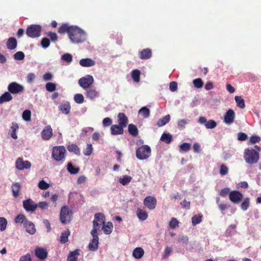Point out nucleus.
Instances as JSON below:
<instances>
[{
    "instance_id": "nucleus-1",
    "label": "nucleus",
    "mask_w": 261,
    "mask_h": 261,
    "mask_svg": "<svg viewBox=\"0 0 261 261\" xmlns=\"http://www.w3.org/2000/svg\"><path fill=\"white\" fill-rule=\"evenodd\" d=\"M85 32L76 26L73 27L69 35V39L73 43H80L84 42L85 39Z\"/></svg>"
},
{
    "instance_id": "nucleus-2",
    "label": "nucleus",
    "mask_w": 261,
    "mask_h": 261,
    "mask_svg": "<svg viewBox=\"0 0 261 261\" xmlns=\"http://www.w3.org/2000/svg\"><path fill=\"white\" fill-rule=\"evenodd\" d=\"M244 158L246 163L249 164L256 163L259 158V153L253 149H246L244 151Z\"/></svg>"
},
{
    "instance_id": "nucleus-3",
    "label": "nucleus",
    "mask_w": 261,
    "mask_h": 261,
    "mask_svg": "<svg viewBox=\"0 0 261 261\" xmlns=\"http://www.w3.org/2000/svg\"><path fill=\"white\" fill-rule=\"evenodd\" d=\"M151 154V148L147 145H143L136 150V157L140 160H146Z\"/></svg>"
},
{
    "instance_id": "nucleus-4",
    "label": "nucleus",
    "mask_w": 261,
    "mask_h": 261,
    "mask_svg": "<svg viewBox=\"0 0 261 261\" xmlns=\"http://www.w3.org/2000/svg\"><path fill=\"white\" fill-rule=\"evenodd\" d=\"M42 27L39 24H31L26 29V34L31 38H38L41 35Z\"/></svg>"
},
{
    "instance_id": "nucleus-5",
    "label": "nucleus",
    "mask_w": 261,
    "mask_h": 261,
    "mask_svg": "<svg viewBox=\"0 0 261 261\" xmlns=\"http://www.w3.org/2000/svg\"><path fill=\"white\" fill-rule=\"evenodd\" d=\"M66 149L63 146L54 147L53 148L52 156L57 161H60L65 158Z\"/></svg>"
},
{
    "instance_id": "nucleus-6",
    "label": "nucleus",
    "mask_w": 261,
    "mask_h": 261,
    "mask_svg": "<svg viewBox=\"0 0 261 261\" xmlns=\"http://www.w3.org/2000/svg\"><path fill=\"white\" fill-rule=\"evenodd\" d=\"M94 79L91 75H86L79 80V85L84 89H86L93 84Z\"/></svg>"
},
{
    "instance_id": "nucleus-7",
    "label": "nucleus",
    "mask_w": 261,
    "mask_h": 261,
    "mask_svg": "<svg viewBox=\"0 0 261 261\" xmlns=\"http://www.w3.org/2000/svg\"><path fill=\"white\" fill-rule=\"evenodd\" d=\"M8 91L13 94H19L24 91V89L22 85L16 82H12L8 86Z\"/></svg>"
},
{
    "instance_id": "nucleus-8",
    "label": "nucleus",
    "mask_w": 261,
    "mask_h": 261,
    "mask_svg": "<svg viewBox=\"0 0 261 261\" xmlns=\"http://www.w3.org/2000/svg\"><path fill=\"white\" fill-rule=\"evenodd\" d=\"M71 215L69 214L68 208L64 206L62 207L60 211V221L63 224H66L70 222Z\"/></svg>"
},
{
    "instance_id": "nucleus-9",
    "label": "nucleus",
    "mask_w": 261,
    "mask_h": 261,
    "mask_svg": "<svg viewBox=\"0 0 261 261\" xmlns=\"http://www.w3.org/2000/svg\"><path fill=\"white\" fill-rule=\"evenodd\" d=\"M22 204L24 209L27 212L33 213L37 209V203L31 198L23 200Z\"/></svg>"
},
{
    "instance_id": "nucleus-10",
    "label": "nucleus",
    "mask_w": 261,
    "mask_h": 261,
    "mask_svg": "<svg viewBox=\"0 0 261 261\" xmlns=\"http://www.w3.org/2000/svg\"><path fill=\"white\" fill-rule=\"evenodd\" d=\"M143 203L148 209L152 210L156 207L157 200L154 197L149 196L145 198Z\"/></svg>"
},
{
    "instance_id": "nucleus-11",
    "label": "nucleus",
    "mask_w": 261,
    "mask_h": 261,
    "mask_svg": "<svg viewBox=\"0 0 261 261\" xmlns=\"http://www.w3.org/2000/svg\"><path fill=\"white\" fill-rule=\"evenodd\" d=\"M15 167L19 170L28 169L31 168V163L28 161H23L21 158H19L16 161Z\"/></svg>"
},
{
    "instance_id": "nucleus-12",
    "label": "nucleus",
    "mask_w": 261,
    "mask_h": 261,
    "mask_svg": "<svg viewBox=\"0 0 261 261\" xmlns=\"http://www.w3.org/2000/svg\"><path fill=\"white\" fill-rule=\"evenodd\" d=\"M230 200L234 203H239L243 199V194L238 191H232L229 193Z\"/></svg>"
},
{
    "instance_id": "nucleus-13",
    "label": "nucleus",
    "mask_w": 261,
    "mask_h": 261,
    "mask_svg": "<svg viewBox=\"0 0 261 261\" xmlns=\"http://www.w3.org/2000/svg\"><path fill=\"white\" fill-rule=\"evenodd\" d=\"M198 122L201 124H204L207 129H213L216 127L217 123L214 120H206L204 117H200L198 119Z\"/></svg>"
},
{
    "instance_id": "nucleus-14",
    "label": "nucleus",
    "mask_w": 261,
    "mask_h": 261,
    "mask_svg": "<svg viewBox=\"0 0 261 261\" xmlns=\"http://www.w3.org/2000/svg\"><path fill=\"white\" fill-rule=\"evenodd\" d=\"M85 90L86 96L90 100H93L99 96V93L95 87H90Z\"/></svg>"
},
{
    "instance_id": "nucleus-15",
    "label": "nucleus",
    "mask_w": 261,
    "mask_h": 261,
    "mask_svg": "<svg viewBox=\"0 0 261 261\" xmlns=\"http://www.w3.org/2000/svg\"><path fill=\"white\" fill-rule=\"evenodd\" d=\"M235 113L233 110L229 109L224 116V122L227 124H230L234 121Z\"/></svg>"
},
{
    "instance_id": "nucleus-16",
    "label": "nucleus",
    "mask_w": 261,
    "mask_h": 261,
    "mask_svg": "<svg viewBox=\"0 0 261 261\" xmlns=\"http://www.w3.org/2000/svg\"><path fill=\"white\" fill-rule=\"evenodd\" d=\"M53 135V129L49 125L45 126L41 132V137L44 140H48L50 139Z\"/></svg>"
},
{
    "instance_id": "nucleus-17",
    "label": "nucleus",
    "mask_w": 261,
    "mask_h": 261,
    "mask_svg": "<svg viewBox=\"0 0 261 261\" xmlns=\"http://www.w3.org/2000/svg\"><path fill=\"white\" fill-rule=\"evenodd\" d=\"M105 223V217L102 213H96L94 215V220L93 221V225L100 226Z\"/></svg>"
},
{
    "instance_id": "nucleus-18",
    "label": "nucleus",
    "mask_w": 261,
    "mask_h": 261,
    "mask_svg": "<svg viewBox=\"0 0 261 261\" xmlns=\"http://www.w3.org/2000/svg\"><path fill=\"white\" fill-rule=\"evenodd\" d=\"M35 254L39 259L42 260L47 257V252L43 248L37 247L35 250Z\"/></svg>"
},
{
    "instance_id": "nucleus-19",
    "label": "nucleus",
    "mask_w": 261,
    "mask_h": 261,
    "mask_svg": "<svg viewBox=\"0 0 261 261\" xmlns=\"http://www.w3.org/2000/svg\"><path fill=\"white\" fill-rule=\"evenodd\" d=\"M110 130L112 135H122L124 132V127L119 124H114L111 125Z\"/></svg>"
},
{
    "instance_id": "nucleus-20",
    "label": "nucleus",
    "mask_w": 261,
    "mask_h": 261,
    "mask_svg": "<svg viewBox=\"0 0 261 261\" xmlns=\"http://www.w3.org/2000/svg\"><path fill=\"white\" fill-rule=\"evenodd\" d=\"M118 124L124 128L125 127L128 123V118L124 113H119L117 116Z\"/></svg>"
},
{
    "instance_id": "nucleus-21",
    "label": "nucleus",
    "mask_w": 261,
    "mask_h": 261,
    "mask_svg": "<svg viewBox=\"0 0 261 261\" xmlns=\"http://www.w3.org/2000/svg\"><path fill=\"white\" fill-rule=\"evenodd\" d=\"M152 56V51L150 48H145L139 51V58L142 60L149 59Z\"/></svg>"
},
{
    "instance_id": "nucleus-22",
    "label": "nucleus",
    "mask_w": 261,
    "mask_h": 261,
    "mask_svg": "<svg viewBox=\"0 0 261 261\" xmlns=\"http://www.w3.org/2000/svg\"><path fill=\"white\" fill-rule=\"evenodd\" d=\"M24 227H25L26 231L30 234H34L36 231L35 226L33 223L31 221L28 220L24 223Z\"/></svg>"
},
{
    "instance_id": "nucleus-23",
    "label": "nucleus",
    "mask_w": 261,
    "mask_h": 261,
    "mask_svg": "<svg viewBox=\"0 0 261 261\" xmlns=\"http://www.w3.org/2000/svg\"><path fill=\"white\" fill-rule=\"evenodd\" d=\"M21 186L19 182H14L12 185L13 195L15 198L19 197Z\"/></svg>"
},
{
    "instance_id": "nucleus-24",
    "label": "nucleus",
    "mask_w": 261,
    "mask_h": 261,
    "mask_svg": "<svg viewBox=\"0 0 261 261\" xmlns=\"http://www.w3.org/2000/svg\"><path fill=\"white\" fill-rule=\"evenodd\" d=\"M73 25L69 26L67 23L62 24L58 29V33L60 34H64L67 33L69 35Z\"/></svg>"
},
{
    "instance_id": "nucleus-25",
    "label": "nucleus",
    "mask_w": 261,
    "mask_h": 261,
    "mask_svg": "<svg viewBox=\"0 0 261 261\" xmlns=\"http://www.w3.org/2000/svg\"><path fill=\"white\" fill-rule=\"evenodd\" d=\"M80 64L82 67H91L95 64V62L90 58H84L80 60Z\"/></svg>"
},
{
    "instance_id": "nucleus-26",
    "label": "nucleus",
    "mask_w": 261,
    "mask_h": 261,
    "mask_svg": "<svg viewBox=\"0 0 261 261\" xmlns=\"http://www.w3.org/2000/svg\"><path fill=\"white\" fill-rule=\"evenodd\" d=\"M59 110L65 114L69 113L71 110V106L69 102H62L59 107Z\"/></svg>"
},
{
    "instance_id": "nucleus-27",
    "label": "nucleus",
    "mask_w": 261,
    "mask_h": 261,
    "mask_svg": "<svg viewBox=\"0 0 261 261\" xmlns=\"http://www.w3.org/2000/svg\"><path fill=\"white\" fill-rule=\"evenodd\" d=\"M98 247V237L95 236L94 238L90 242L88 248L91 251H95L97 249Z\"/></svg>"
},
{
    "instance_id": "nucleus-28",
    "label": "nucleus",
    "mask_w": 261,
    "mask_h": 261,
    "mask_svg": "<svg viewBox=\"0 0 261 261\" xmlns=\"http://www.w3.org/2000/svg\"><path fill=\"white\" fill-rule=\"evenodd\" d=\"M17 42L14 37H10L8 39L7 42V48L10 50L15 49L17 47Z\"/></svg>"
},
{
    "instance_id": "nucleus-29",
    "label": "nucleus",
    "mask_w": 261,
    "mask_h": 261,
    "mask_svg": "<svg viewBox=\"0 0 261 261\" xmlns=\"http://www.w3.org/2000/svg\"><path fill=\"white\" fill-rule=\"evenodd\" d=\"M80 249H76L70 252L67 258V261H77V256L79 255Z\"/></svg>"
},
{
    "instance_id": "nucleus-30",
    "label": "nucleus",
    "mask_w": 261,
    "mask_h": 261,
    "mask_svg": "<svg viewBox=\"0 0 261 261\" xmlns=\"http://www.w3.org/2000/svg\"><path fill=\"white\" fill-rule=\"evenodd\" d=\"M144 250L141 247H137L133 252V256L137 259L141 258L144 255Z\"/></svg>"
},
{
    "instance_id": "nucleus-31",
    "label": "nucleus",
    "mask_w": 261,
    "mask_h": 261,
    "mask_svg": "<svg viewBox=\"0 0 261 261\" xmlns=\"http://www.w3.org/2000/svg\"><path fill=\"white\" fill-rule=\"evenodd\" d=\"M12 98L13 97L10 93L9 91L6 92L0 96V103L10 101Z\"/></svg>"
},
{
    "instance_id": "nucleus-32",
    "label": "nucleus",
    "mask_w": 261,
    "mask_h": 261,
    "mask_svg": "<svg viewBox=\"0 0 261 261\" xmlns=\"http://www.w3.org/2000/svg\"><path fill=\"white\" fill-rule=\"evenodd\" d=\"M170 120V115H167L165 116L158 120L156 124L158 127H161L168 123Z\"/></svg>"
},
{
    "instance_id": "nucleus-33",
    "label": "nucleus",
    "mask_w": 261,
    "mask_h": 261,
    "mask_svg": "<svg viewBox=\"0 0 261 261\" xmlns=\"http://www.w3.org/2000/svg\"><path fill=\"white\" fill-rule=\"evenodd\" d=\"M160 140L166 144L170 143L173 140L172 136L169 133H163Z\"/></svg>"
},
{
    "instance_id": "nucleus-34",
    "label": "nucleus",
    "mask_w": 261,
    "mask_h": 261,
    "mask_svg": "<svg viewBox=\"0 0 261 261\" xmlns=\"http://www.w3.org/2000/svg\"><path fill=\"white\" fill-rule=\"evenodd\" d=\"M102 225V229L103 230L104 233L106 234H110L112 232L113 228L112 223L111 222H108L107 224H105V223H104Z\"/></svg>"
},
{
    "instance_id": "nucleus-35",
    "label": "nucleus",
    "mask_w": 261,
    "mask_h": 261,
    "mask_svg": "<svg viewBox=\"0 0 261 261\" xmlns=\"http://www.w3.org/2000/svg\"><path fill=\"white\" fill-rule=\"evenodd\" d=\"M128 130L129 133L134 137H136L138 135V129L134 124L131 123L128 125Z\"/></svg>"
},
{
    "instance_id": "nucleus-36",
    "label": "nucleus",
    "mask_w": 261,
    "mask_h": 261,
    "mask_svg": "<svg viewBox=\"0 0 261 261\" xmlns=\"http://www.w3.org/2000/svg\"><path fill=\"white\" fill-rule=\"evenodd\" d=\"M67 149L69 152H73L74 154L80 155L81 154L80 149L79 147L74 144L67 146Z\"/></svg>"
},
{
    "instance_id": "nucleus-37",
    "label": "nucleus",
    "mask_w": 261,
    "mask_h": 261,
    "mask_svg": "<svg viewBox=\"0 0 261 261\" xmlns=\"http://www.w3.org/2000/svg\"><path fill=\"white\" fill-rule=\"evenodd\" d=\"M70 235V231L68 229L62 232L60 236V242L62 244H65L68 241V237Z\"/></svg>"
},
{
    "instance_id": "nucleus-38",
    "label": "nucleus",
    "mask_w": 261,
    "mask_h": 261,
    "mask_svg": "<svg viewBox=\"0 0 261 261\" xmlns=\"http://www.w3.org/2000/svg\"><path fill=\"white\" fill-rule=\"evenodd\" d=\"M137 214L139 219L143 221L145 220L148 217L147 212L140 208H138L137 211Z\"/></svg>"
},
{
    "instance_id": "nucleus-39",
    "label": "nucleus",
    "mask_w": 261,
    "mask_h": 261,
    "mask_svg": "<svg viewBox=\"0 0 261 261\" xmlns=\"http://www.w3.org/2000/svg\"><path fill=\"white\" fill-rule=\"evenodd\" d=\"M202 215L199 214L198 215H195L192 218V223L193 226L200 223L202 221Z\"/></svg>"
},
{
    "instance_id": "nucleus-40",
    "label": "nucleus",
    "mask_w": 261,
    "mask_h": 261,
    "mask_svg": "<svg viewBox=\"0 0 261 261\" xmlns=\"http://www.w3.org/2000/svg\"><path fill=\"white\" fill-rule=\"evenodd\" d=\"M139 114H140L143 118H147L150 115V110L146 107H142L139 111Z\"/></svg>"
},
{
    "instance_id": "nucleus-41",
    "label": "nucleus",
    "mask_w": 261,
    "mask_h": 261,
    "mask_svg": "<svg viewBox=\"0 0 261 261\" xmlns=\"http://www.w3.org/2000/svg\"><path fill=\"white\" fill-rule=\"evenodd\" d=\"M132 178L131 176L129 175H125L123 176L122 177H120L119 179V182L123 186H125L128 184Z\"/></svg>"
},
{
    "instance_id": "nucleus-42",
    "label": "nucleus",
    "mask_w": 261,
    "mask_h": 261,
    "mask_svg": "<svg viewBox=\"0 0 261 261\" xmlns=\"http://www.w3.org/2000/svg\"><path fill=\"white\" fill-rule=\"evenodd\" d=\"M235 101L237 103V106L241 108L244 109L245 107V101L242 98L241 96H236L234 97Z\"/></svg>"
},
{
    "instance_id": "nucleus-43",
    "label": "nucleus",
    "mask_w": 261,
    "mask_h": 261,
    "mask_svg": "<svg viewBox=\"0 0 261 261\" xmlns=\"http://www.w3.org/2000/svg\"><path fill=\"white\" fill-rule=\"evenodd\" d=\"M67 170L70 174H75L79 172L80 168L74 167L72 163L69 162L67 164Z\"/></svg>"
},
{
    "instance_id": "nucleus-44",
    "label": "nucleus",
    "mask_w": 261,
    "mask_h": 261,
    "mask_svg": "<svg viewBox=\"0 0 261 261\" xmlns=\"http://www.w3.org/2000/svg\"><path fill=\"white\" fill-rule=\"evenodd\" d=\"M14 221L16 223H21L24 225V223H25V221H27L28 220L24 215L19 214L15 217Z\"/></svg>"
},
{
    "instance_id": "nucleus-45",
    "label": "nucleus",
    "mask_w": 261,
    "mask_h": 261,
    "mask_svg": "<svg viewBox=\"0 0 261 261\" xmlns=\"http://www.w3.org/2000/svg\"><path fill=\"white\" fill-rule=\"evenodd\" d=\"M132 76L134 82L138 83L140 80V71L138 69L134 70Z\"/></svg>"
},
{
    "instance_id": "nucleus-46",
    "label": "nucleus",
    "mask_w": 261,
    "mask_h": 261,
    "mask_svg": "<svg viewBox=\"0 0 261 261\" xmlns=\"http://www.w3.org/2000/svg\"><path fill=\"white\" fill-rule=\"evenodd\" d=\"M46 89L47 91L52 92L56 89V84L53 83H47L45 85Z\"/></svg>"
},
{
    "instance_id": "nucleus-47",
    "label": "nucleus",
    "mask_w": 261,
    "mask_h": 261,
    "mask_svg": "<svg viewBox=\"0 0 261 261\" xmlns=\"http://www.w3.org/2000/svg\"><path fill=\"white\" fill-rule=\"evenodd\" d=\"M250 205L249 198H246L244 199L243 201L241 204V208L243 211H246Z\"/></svg>"
},
{
    "instance_id": "nucleus-48",
    "label": "nucleus",
    "mask_w": 261,
    "mask_h": 261,
    "mask_svg": "<svg viewBox=\"0 0 261 261\" xmlns=\"http://www.w3.org/2000/svg\"><path fill=\"white\" fill-rule=\"evenodd\" d=\"M193 85L197 88H201L203 85V82L200 78H197L193 80Z\"/></svg>"
},
{
    "instance_id": "nucleus-49",
    "label": "nucleus",
    "mask_w": 261,
    "mask_h": 261,
    "mask_svg": "<svg viewBox=\"0 0 261 261\" xmlns=\"http://www.w3.org/2000/svg\"><path fill=\"white\" fill-rule=\"evenodd\" d=\"M74 100L77 103H82L84 101V96L82 94H76L74 96Z\"/></svg>"
},
{
    "instance_id": "nucleus-50",
    "label": "nucleus",
    "mask_w": 261,
    "mask_h": 261,
    "mask_svg": "<svg viewBox=\"0 0 261 261\" xmlns=\"http://www.w3.org/2000/svg\"><path fill=\"white\" fill-rule=\"evenodd\" d=\"M93 151V147L91 144H88L86 148L84 150L83 153L86 156H89L91 154Z\"/></svg>"
},
{
    "instance_id": "nucleus-51",
    "label": "nucleus",
    "mask_w": 261,
    "mask_h": 261,
    "mask_svg": "<svg viewBox=\"0 0 261 261\" xmlns=\"http://www.w3.org/2000/svg\"><path fill=\"white\" fill-rule=\"evenodd\" d=\"M191 148V144L188 143H184L179 146L180 151L184 152L188 151Z\"/></svg>"
},
{
    "instance_id": "nucleus-52",
    "label": "nucleus",
    "mask_w": 261,
    "mask_h": 261,
    "mask_svg": "<svg viewBox=\"0 0 261 261\" xmlns=\"http://www.w3.org/2000/svg\"><path fill=\"white\" fill-rule=\"evenodd\" d=\"M7 221L6 218L4 217H0V230L4 231L7 227Z\"/></svg>"
},
{
    "instance_id": "nucleus-53",
    "label": "nucleus",
    "mask_w": 261,
    "mask_h": 261,
    "mask_svg": "<svg viewBox=\"0 0 261 261\" xmlns=\"http://www.w3.org/2000/svg\"><path fill=\"white\" fill-rule=\"evenodd\" d=\"M179 222L174 218H172L169 222V227L172 229H174L178 226Z\"/></svg>"
},
{
    "instance_id": "nucleus-54",
    "label": "nucleus",
    "mask_w": 261,
    "mask_h": 261,
    "mask_svg": "<svg viewBox=\"0 0 261 261\" xmlns=\"http://www.w3.org/2000/svg\"><path fill=\"white\" fill-rule=\"evenodd\" d=\"M46 35L49 37L50 40L54 42H56L58 40V37L56 33L48 32L46 33Z\"/></svg>"
},
{
    "instance_id": "nucleus-55",
    "label": "nucleus",
    "mask_w": 261,
    "mask_h": 261,
    "mask_svg": "<svg viewBox=\"0 0 261 261\" xmlns=\"http://www.w3.org/2000/svg\"><path fill=\"white\" fill-rule=\"evenodd\" d=\"M24 57V53L21 51H17L14 55V58L16 60H22Z\"/></svg>"
},
{
    "instance_id": "nucleus-56",
    "label": "nucleus",
    "mask_w": 261,
    "mask_h": 261,
    "mask_svg": "<svg viewBox=\"0 0 261 261\" xmlns=\"http://www.w3.org/2000/svg\"><path fill=\"white\" fill-rule=\"evenodd\" d=\"M41 45L43 48H47L50 45V40L48 38H43L41 41Z\"/></svg>"
},
{
    "instance_id": "nucleus-57",
    "label": "nucleus",
    "mask_w": 261,
    "mask_h": 261,
    "mask_svg": "<svg viewBox=\"0 0 261 261\" xmlns=\"http://www.w3.org/2000/svg\"><path fill=\"white\" fill-rule=\"evenodd\" d=\"M31 112L29 110H26L22 113V118L25 121H30L31 120Z\"/></svg>"
},
{
    "instance_id": "nucleus-58",
    "label": "nucleus",
    "mask_w": 261,
    "mask_h": 261,
    "mask_svg": "<svg viewBox=\"0 0 261 261\" xmlns=\"http://www.w3.org/2000/svg\"><path fill=\"white\" fill-rule=\"evenodd\" d=\"M38 187L41 190H46L49 187V185L44 180H41L38 184Z\"/></svg>"
},
{
    "instance_id": "nucleus-59",
    "label": "nucleus",
    "mask_w": 261,
    "mask_h": 261,
    "mask_svg": "<svg viewBox=\"0 0 261 261\" xmlns=\"http://www.w3.org/2000/svg\"><path fill=\"white\" fill-rule=\"evenodd\" d=\"M61 59L68 63H70L72 60V56L71 54L67 53L62 55Z\"/></svg>"
},
{
    "instance_id": "nucleus-60",
    "label": "nucleus",
    "mask_w": 261,
    "mask_h": 261,
    "mask_svg": "<svg viewBox=\"0 0 261 261\" xmlns=\"http://www.w3.org/2000/svg\"><path fill=\"white\" fill-rule=\"evenodd\" d=\"M261 140L260 137L256 135L252 136L250 138V142L251 144H255L259 142Z\"/></svg>"
},
{
    "instance_id": "nucleus-61",
    "label": "nucleus",
    "mask_w": 261,
    "mask_h": 261,
    "mask_svg": "<svg viewBox=\"0 0 261 261\" xmlns=\"http://www.w3.org/2000/svg\"><path fill=\"white\" fill-rule=\"evenodd\" d=\"M48 207V203L45 201H41L37 203V208L39 207L41 210L47 209Z\"/></svg>"
},
{
    "instance_id": "nucleus-62",
    "label": "nucleus",
    "mask_w": 261,
    "mask_h": 261,
    "mask_svg": "<svg viewBox=\"0 0 261 261\" xmlns=\"http://www.w3.org/2000/svg\"><path fill=\"white\" fill-rule=\"evenodd\" d=\"M228 168L224 164H222L221 165L220 169V173L221 175H226L228 172Z\"/></svg>"
},
{
    "instance_id": "nucleus-63",
    "label": "nucleus",
    "mask_w": 261,
    "mask_h": 261,
    "mask_svg": "<svg viewBox=\"0 0 261 261\" xmlns=\"http://www.w3.org/2000/svg\"><path fill=\"white\" fill-rule=\"evenodd\" d=\"M229 189L228 188H225L224 189H222L219 193L220 196L221 197H226L228 194H229Z\"/></svg>"
},
{
    "instance_id": "nucleus-64",
    "label": "nucleus",
    "mask_w": 261,
    "mask_h": 261,
    "mask_svg": "<svg viewBox=\"0 0 261 261\" xmlns=\"http://www.w3.org/2000/svg\"><path fill=\"white\" fill-rule=\"evenodd\" d=\"M19 261H32L31 256L29 253L21 256Z\"/></svg>"
}]
</instances>
